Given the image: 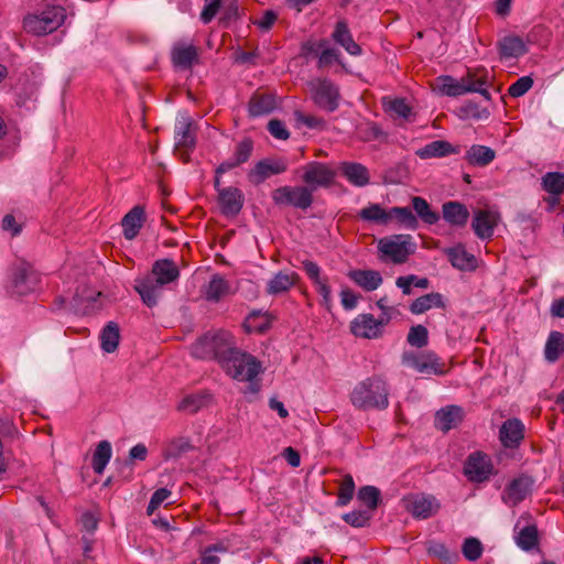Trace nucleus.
<instances>
[{
	"mask_svg": "<svg viewBox=\"0 0 564 564\" xmlns=\"http://www.w3.org/2000/svg\"><path fill=\"white\" fill-rule=\"evenodd\" d=\"M152 275L135 280L134 290L148 307L158 304L162 288L180 278L176 263L169 258L156 260L151 270Z\"/></svg>",
	"mask_w": 564,
	"mask_h": 564,
	"instance_id": "obj_1",
	"label": "nucleus"
},
{
	"mask_svg": "<svg viewBox=\"0 0 564 564\" xmlns=\"http://www.w3.org/2000/svg\"><path fill=\"white\" fill-rule=\"evenodd\" d=\"M387 382L378 377H369L355 386L350 393L352 405L361 411L384 410L389 405Z\"/></svg>",
	"mask_w": 564,
	"mask_h": 564,
	"instance_id": "obj_2",
	"label": "nucleus"
},
{
	"mask_svg": "<svg viewBox=\"0 0 564 564\" xmlns=\"http://www.w3.org/2000/svg\"><path fill=\"white\" fill-rule=\"evenodd\" d=\"M219 365L228 376L239 381H252L262 370L260 361L254 356L235 347V343Z\"/></svg>",
	"mask_w": 564,
	"mask_h": 564,
	"instance_id": "obj_3",
	"label": "nucleus"
},
{
	"mask_svg": "<svg viewBox=\"0 0 564 564\" xmlns=\"http://www.w3.org/2000/svg\"><path fill=\"white\" fill-rule=\"evenodd\" d=\"M234 344L230 333L218 330L208 332L192 345V355L197 359L216 360L218 364Z\"/></svg>",
	"mask_w": 564,
	"mask_h": 564,
	"instance_id": "obj_4",
	"label": "nucleus"
},
{
	"mask_svg": "<svg viewBox=\"0 0 564 564\" xmlns=\"http://www.w3.org/2000/svg\"><path fill=\"white\" fill-rule=\"evenodd\" d=\"M66 11L61 6H48L37 14H29L23 20V28L33 35H45L56 31L65 21Z\"/></svg>",
	"mask_w": 564,
	"mask_h": 564,
	"instance_id": "obj_5",
	"label": "nucleus"
},
{
	"mask_svg": "<svg viewBox=\"0 0 564 564\" xmlns=\"http://www.w3.org/2000/svg\"><path fill=\"white\" fill-rule=\"evenodd\" d=\"M313 102L322 110L334 112L339 107V87L327 78H319L311 83Z\"/></svg>",
	"mask_w": 564,
	"mask_h": 564,
	"instance_id": "obj_6",
	"label": "nucleus"
},
{
	"mask_svg": "<svg viewBox=\"0 0 564 564\" xmlns=\"http://www.w3.org/2000/svg\"><path fill=\"white\" fill-rule=\"evenodd\" d=\"M272 200L278 206H291L306 210L313 204V194L305 186H281L272 192Z\"/></svg>",
	"mask_w": 564,
	"mask_h": 564,
	"instance_id": "obj_7",
	"label": "nucleus"
},
{
	"mask_svg": "<svg viewBox=\"0 0 564 564\" xmlns=\"http://www.w3.org/2000/svg\"><path fill=\"white\" fill-rule=\"evenodd\" d=\"M402 362L417 372L426 375L444 376L448 371L441 358L431 350L423 352L404 351Z\"/></svg>",
	"mask_w": 564,
	"mask_h": 564,
	"instance_id": "obj_8",
	"label": "nucleus"
},
{
	"mask_svg": "<svg viewBox=\"0 0 564 564\" xmlns=\"http://www.w3.org/2000/svg\"><path fill=\"white\" fill-rule=\"evenodd\" d=\"M299 171L302 172L301 178L305 187L311 188V193L317 188L329 187L336 177V172L327 164L317 161H311L303 165Z\"/></svg>",
	"mask_w": 564,
	"mask_h": 564,
	"instance_id": "obj_9",
	"label": "nucleus"
},
{
	"mask_svg": "<svg viewBox=\"0 0 564 564\" xmlns=\"http://www.w3.org/2000/svg\"><path fill=\"white\" fill-rule=\"evenodd\" d=\"M40 283V275L28 262H21L14 268L9 292L12 295L23 296L35 291Z\"/></svg>",
	"mask_w": 564,
	"mask_h": 564,
	"instance_id": "obj_10",
	"label": "nucleus"
},
{
	"mask_svg": "<svg viewBox=\"0 0 564 564\" xmlns=\"http://www.w3.org/2000/svg\"><path fill=\"white\" fill-rule=\"evenodd\" d=\"M170 57L175 70H192L195 65L199 64L200 51L193 43L177 41L171 47Z\"/></svg>",
	"mask_w": 564,
	"mask_h": 564,
	"instance_id": "obj_11",
	"label": "nucleus"
},
{
	"mask_svg": "<svg viewBox=\"0 0 564 564\" xmlns=\"http://www.w3.org/2000/svg\"><path fill=\"white\" fill-rule=\"evenodd\" d=\"M492 474L494 465L487 454L477 451L468 455L464 464V475L469 481L484 482Z\"/></svg>",
	"mask_w": 564,
	"mask_h": 564,
	"instance_id": "obj_12",
	"label": "nucleus"
},
{
	"mask_svg": "<svg viewBox=\"0 0 564 564\" xmlns=\"http://www.w3.org/2000/svg\"><path fill=\"white\" fill-rule=\"evenodd\" d=\"M288 170L285 159H263L258 161L248 172L247 178L253 185H260L273 175H279Z\"/></svg>",
	"mask_w": 564,
	"mask_h": 564,
	"instance_id": "obj_13",
	"label": "nucleus"
},
{
	"mask_svg": "<svg viewBox=\"0 0 564 564\" xmlns=\"http://www.w3.org/2000/svg\"><path fill=\"white\" fill-rule=\"evenodd\" d=\"M409 235H395L392 238H383L379 241V250L389 256L394 263H404L408 257L413 253L410 248Z\"/></svg>",
	"mask_w": 564,
	"mask_h": 564,
	"instance_id": "obj_14",
	"label": "nucleus"
},
{
	"mask_svg": "<svg viewBox=\"0 0 564 564\" xmlns=\"http://www.w3.org/2000/svg\"><path fill=\"white\" fill-rule=\"evenodd\" d=\"M217 202L220 213L225 217L232 218L240 214L245 204V195L240 188L228 186L219 191Z\"/></svg>",
	"mask_w": 564,
	"mask_h": 564,
	"instance_id": "obj_15",
	"label": "nucleus"
},
{
	"mask_svg": "<svg viewBox=\"0 0 564 564\" xmlns=\"http://www.w3.org/2000/svg\"><path fill=\"white\" fill-rule=\"evenodd\" d=\"M406 509L417 519H429L436 514L441 508L434 496L416 494L406 498Z\"/></svg>",
	"mask_w": 564,
	"mask_h": 564,
	"instance_id": "obj_16",
	"label": "nucleus"
},
{
	"mask_svg": "<svg viewBox=\"0 0 564 564\" xmlns=\"http://www.w3.org/2000/svg\"><path fill=\"white\" fill-rule=\"evenodd\" d=\"M498 220V214L488 209H477L474 213L471 228L479 239L489 240L494 236Z\"/></svg>",
	"mask_w": 564,
	"mask_h": 564,
	"instance_id": "obj_17",
	"label": "nucleus"
},
{
	"mask_svg": "<svg viewBox=\"0 0 564 564\" xmlns=\"http://www.w3.org/2000/svg\"><path fill=\"white\" fill-rule=\"evenodd\" d=\"M524 438V425L517 417L506 420L499 430V441L503 447L516 449Z\"/></svg>",
	"mask_w": 564,
	"mask_h": 564,
	"instance_id": "obj_18",
	"label": "nucleus"
},
{
	"mask_svg": "<svg viewBox=\"0 0 564 564\" xmlns=\"http://www.w3.org/2000/svg\"><path fill=\"white\" fill-rule=\"evenodd\" d=\"M350 332L360 338L373 339L382 336L383 330L379 329L372 314H359L350 323Z\"/></svg>",
	"mask_w": 564,
	"mask_h": 564,
	"instance_id": "obj_19",
	"label": "nucleus"
},
{
	"mask_svg": "<svg viewBox=\"0 0 564 564\" xmlns=\"http://www.w3.org/2000/svg\"><path fill=\"white\" fill-rule=\"evenodd\" d=\"M175 147L186 153L193 151L196 145V128L189 119L178 121L174 130Z\"/></svg>",
	"mask_w": 564,
	"mask_h": 564,
	"instance_id": "obj_20",
	"label": "nucleus"
},
{
	"mask_svg": "<svg viewBox=\"0 0 564 564\" xmlns=\"http://www.w3.org/2000/svg\"><path fill=\"white\" fill-rule=\"evenodd\" d=\"M147 220L144 207L141 205L134 206L122 218L121 226L123 236L127 240L134 239L143 224Z\"/></svg>",
	"mask_w": 564,
	"mask_h": 564,
	"instance_id": "obj_21",
	"label": "nucleus"
},
{
	"mask_svg": "<svg viewBox=\"0 0 564 564\" xmlns=\"http://www.w3.org/2000/svg\"><path fill=\"white\" fill-rule=\"evenodd\" d=\"M464 419V411L458 405H447L435 413L434 425L446 433L456 427Z\"/></svg>",
	"mask_w": 564,
	"mask_h": 564,
	"instance_id": "obj_22",
	"label": "nucleus"
},
{
	"mask_svg": "<svg viewBox=\"0 0 564 564\" xmlns=\"http://www.w3.org/2000/svg\"><path fill=\"white\" fill-rule=\"evenodd\" d=\"M445 254L447 256L451 264L460 271H474L477 269V258L467 252L462 243L447 248L445 250Z\"/></svg>",
	"mask_w": 564,
	"mask_h": 564,
	"instance_id": "obj_23",
	"label": "nucleus"
},
{
	"mask_svg": "<svg viewBox=\"0 0 564 564\" xmlns=\"http://www.w3.org/2000/svg\"><path fill=\"white\" fill-rule=\"evenodd\" d=\"M276 108L273 94L256 91L248 102V113L251 118L270 115Z\"/></svg>",
	"mask_w": 564,
	"mask_h": 564,
	"instance_id": "obj_24",
	"label": "nucleus"
},
{
	"mask_svg": "<svg viewBox=\"0 0 564 564\" xmlns=\"http://www.w3.org/2000/svg\"><path fill=\"white\" fill-rule=\"evenodd\" d=\"M341 175L352 185L364 187L370 183L368 169L358 162H341L339 165Z\"/></svg>",
	"mask_w": 564,
	"mask_h": 564,
	"instance_id": "obj_25",
	"label": "nucleus"
},
{
	"mask_svg": "<svg viewBox=\"0 0 564 564\" xmlns=\"http://www.w3.org/2000/svg\"><path fill=\"white\" fill-rule=\"evenodd\" d=\"M443 218L453 227H465L468 218V208L459 202L449 200L442 205Z\"/></svg>",
	"mask_w": 564,
	"mask_h": 564,
	"instance_id": "obj_26",
	"label": "nucleus"
},
{
	"mask_svg": "<svg viewBox=\"0 0 564 564\" xmlns=\"http://www.w3.org/2000/svg\"><path fill=\"white\" fill-rule=\"evenodd\" d=\"M332 39L335 43L343 46L346 52L352 56H358L362 52L360 45L354 41L348 24L344 20L336 23Z\"/></svg>",
	"mask_w": 564,
	"mask_h": 564,
	"instance_id": "obj_27",
	"label": "nucleus"
},
{
	"mask_svg": "<svg viewBox=\"0 0 564 564\" xmlns=\"http://www.w3.org/2000/svg\"><path fill=\"white\" fill-rule=\"evenodd\" d=\"M299 280V274L293 271H279L268 282L267 293L270 295H279L286 293Z\"/></svg>",
	"mask_w": 564,
	"mask_h": 564,
	"instance_id": "obj_28",
	"label": "nucleus"
},
{
	"mask_svg": "<svg viewBox=\"0 0 564 564\" xmlns=\"http://www.w3.org/2000/svg\"><path fill=\"white\" fill-rule=\"evenodd\" d=\"M533 479L530 476L521 475L514 478L506 488L509 499L513 505L523 501L531 492Z\"/></svg>",
	"mask_w": 564,
	"mask_h": 564,
	"instance_id": "obj_29",
	"label": "nucleus"
},
{
	"mask_svg": "<svg viewBox=\"0 0 564 564\" xmlns=\"http://www.w3.org/2000/svg\"><path fill=\"white\" fill-rule=\"evenodd\" d=\"M498 48L501 58H517L528 53L523 39L517 35L505 36L499 41Z\"/></svg>",
	"mask_w": 564,
	"mask_h": 564,
	"instance_id": "obj_30",
	"label": "nucleus"
},
{
	"mask_svg": "<svg viewBox=\"0 0 564 564\" xmlns=\"http://www.w3.org/2000/svg\"><path fill=\"white\" fill-rule=\"evenodd\" d=\"M348 276L357 285L369 292L377 290L382 283L380 272L375 270H351L349 271Z\"/></svg>",
	"mask_w": 564,
	"mask_h": 564,
	"instance_id": "obj_31",
	"label": "nucleus"
},
{
	"mask_svg": "<svg viewBox=\"0 0 564 564\" xmlns=\"http://www.w3.org/2000/svg\"><path fill=\"white\" fill-rule=\"evenodd\" d=\"M230 283L220 274H214L207 285L205 299L208 302L218 303L223 297L232 294Z\"/></svg>",
	"mask_w": 564,
	"mask_h": 564,
	"instance_id": "obj_32",
	"label": "nucleus"
},
{
	"mask_svg": "<svg viewBox=\"0 0 564 564\" xmlns=\"http://www.w3.org/2000/svg\"><path fill=\"white\" fill-rule=\"evenodd\" d=\"M272 316L269 313L261 311H252L246 317L243 327L247 333L264 334L271 328Z\"/></svg>",
	"mask_w": 564,
	"mask_h": 564,
	"instance_id": "obj_33",
	"label": "nucleus"
},
{
	"mask_svg": "<svg viewBox=\"0 0 564 564\" xmlns=\"http://www.w3.org/2000/svg\"><path fill=\"white\" fill-rule=\"evenodd\" d=\"M212 402V394L207 392L192 393L182 399L177 410L188 414H195L199 410L207 408Z\"/></svg>",
	"mask_w": 564,
	"mask_h": 564,
	"instance_id": "obj_34",
	"label": "nucleus"
},
{
	"mask_svg": "<svg viewBox=\"0 0 564 564\" xmlns=\"http://www.w3.org/2000/svg\"><path fill=\"white\" fill-rule=\"evenodd\" d=\"M444 296L441 293L432 292L414 300L410 305V312L419 315L432 307L445 308Z\"/></svg>",
	"mask_w": 564,
	"mask_h": 564,
	"instance_id": "obj_35",
	"label": "nucleus"
},
{
	"mask_svg": "<svg viewBox=\"0 0 564 564\" xmlns=\"http://www.w3.org/2000/svg\"><path fill=\"white\" fill-rule=\"evenodd\" d=\"M495 150L480 144L471 145L465 154V160L475 166H487L495 160Z\"/></svg>",
	"mask_w": 564,
	"mask_h": 564,
	"instance_id": "obj_36",
	"label": "nucleus"
},
{
	"mask_svg": "<svg viewBox=\"0 0 564 564\" xmlns=\"http://www.w3.org/2000/svg\"><path fill=\"white\" fill-rule=\"evenodd\" d=\"M454 147L444 140H436L427 143L425 147L416 151V155L421 159L442 158L455 153Z\"/></svg>",
	"mask_w": 564,
	"mask_h": 564,
	"instance_id": "obj_37",
	"label": "nucleus"
},
{
	"mask_svg": "<svg viewBox=\"0 0 564 564\" xmlns=\"http://www.w3.org/2000/svg\"><path fill=\"white\" fill-rule=\"evenodd\" d=\"M358 217L365 221L388 225L390 223V209L386 210L380 204L371 203L359 210Z\"/></svg>",
	"mask_w": 564,
	"mask_h": 564,
	"instance_id": "obj_38",
	"label": "nucleus"
},
{
	"mask_svg": "<svg viewBox=\"0 0 564 564\" xmlns=\"http://www.w3.org/2000/svg\"><path fill=\"white\" fill-rule=\"evenodd\" d=\"M564 352V334L552 330L544 347V357L549 362H555Z\"/></svg>",
	"mask_w": 564,
	"mask_h": 564,
	"instance_id": "obj_39",
	"label": "nucleus"
},
{
	"mask_svg": "<svg viewBox=\"0 0 564 564\" xmlns=\"http://www.w3.org/2000/svg\"><path fill=\"white\" fill-rule=\"evenodd\" d=\"M412 208L415 212L416 218L419 217L423 223L427 225H434L440 220L437 212L432 210L427 200L421 196H413L411 198Z\"/></svg>",
	"mask_w": 564,
	"mask_h": 564,
	"instance_id": "obj_40",
	"label": "nucleus"
},
{
	"mask_svg": "<svg viewBox=\"0 0 564 564\" xmlns=\"http://www.w3.org/2000/svg\"><path fill=\"white\" fill-rule=\"evenodd\" d=\"M111 444L108 441H101L98 443L94 454L91 467L94 471L101 475L111 458Z\"/></svg>",
	"mask_w": 564,
	"mask_h": 564,
	"instance_id": "obj_41",
	"label": "nucleus"
},
{
	"mask_svg": "<svg viewBox=\"0 0 564 564\" xmlns=\"http://www.w3.org/2000/svg\"><path fill=\"white\" fill-rule=\"evenodd\" d=\"M395 220L400 226L416 230L419 220L410 207H392L390 208V221Z\"/></svg>",
	"mask_w": 564,
	"mask_h": 564,
	"instance_id": "obj_42",
	"label": "nucleus"
},
{
	"mask_svg": "<svg viewBox=\"0 0 564 564\" xmlns=\"http://www.w3.org/2000/svg\"><path fill=\"white\" fill-rule=\"evenodd\" d=\"M438 79L441 80L440 91L449 97L462 96L475 89L469 84L458 82L451 76H442Z\"/></svg>",
	"mask_w": 564,
	"mask_h": 564,
	"instance_id": "obj_43",
	"label": "nucleus"
},
{
	"mask_svg": "<svg viewBox=\"0 0 564 564\" xmlns=\"http://www.w3.org/2000/svg\"><path fill=\"white\" fill-rule=\"evenodd\" d=\"M120 332L119 326L115 322H109L100 334L101 348L106 352H113L119 345Z\"/></svg>",
	"mask_w": 564,
	"mask_h": 564,
	"instance_id": "obj_44",
	"label": "nucleus"
},
{
	"mask_svg": "<svg viewBox=\"0 0 564 564\" xmlns=\"http://www.w3.org/2000/svg\"><path fill=\"white\" fill-rule=\"evenodd\" d=\"M542 188L551 195L564 193V173L547 172L541 178Z\"/></svg>",
	"mask_w": 564,
	"mask_h": 564,
	"instance_id": "obj_45",
	"label": "nucleus"
},
{
	"mask_svg": "<svg viewBox=\"0 0 564 564\" xmlns=\"http://www.w3.org/2000/svg\"><path fill=\"white\" fill-rule=\"evenodd\" d=\"M517 544L524 551H530L538 545L539 534L535 524H528L521 528L516 538Z\"/></svg>",
	"mask_w": 564,
	"mask_h": 564,
	"instance_id": "obj_46",
	"label": "nucleus"
},
{
	"mask_svg": "<svg viewBox=\"0 0 564 564\" xmlns=\"http://www.w3.org/2000/svg\"><path fill=\"white\" fill-rule=\"evenodd\" d=\"M357 499L367 506L368 511L372 512L380 503L381 492L375 486H362L357 492Z\"/></svg>",
	"mask_w": 564,
	"mask_h": 564,
	"instance_id": "obj_47",
	"label": "nucleus"
},
{
	"mask_svg": "<svg viewBox=\"0 0 564 564\" xmlns=\"http://www.w3.org/2000/svg\"><path fill=\"white\" fill-rule=\"evenodd\" d=\"M409 176V170L405 164L397 163L395 165L387 169L382 174V182L384 184H401Z\"/></svg>",
	"mask_w": 564,
	"mask_h": 564,
	"instance_id": "obj_48",
	"label": "nucleus"
},
{
	"mask_svg": "<svg viewBox=\"0 0 564 564\" xmlns=\"http://www.w3.org/2000/svg\"><path fill=\"white\" fill-rule=\"evenodd\" d=\"M406 341L415 348L425 347L429 344L427 328L421 324L412 326L408 333Z\"/></svg>",
	"mask_w": 564,
	"mask_h": 564,
	"instance_id": "obj_49",
	"label": "nucleus"
},
{
	"mask_svg": "<svg viewBox=\"0 0 564 564\" xmlns=\"http://www.w3.org/2000/svg\"><path fill=\"white\" fill-rule=\"evenodd\" d=\"M193 448L191 441L186 437H178L170 442L164 451L166 459L177 458Z\"/></svg>",
	"mask_w": 564,
	"mask_h": 564,
	"instance_id": "obj_50",
	"label": "nucleus"
},
{
	"mask_svg": "<svg viewBox=\"0 0 564 564\" xmlns=\"http://www.w3.org/2000/svg\"><path fill=\"white\" fill-rule=\"evenodd\" d=\"M355 494V481L351 475L344 476L337 495V506H347Z\"/></svg>",
	"mask_w": 564,
	"mask_h": 564,
	"instance_id": "obj_51",
	"label": "nucleus"
},
{
	"mask_svg": "<svg viewBox=\"0 0 564 564\" xmlns=\"http://www.w3.org/2000/svg\"><path fill=\"white\" fill-rule=\"evenodd\" d=\"M484 547L481 542L477 538H467L464 540L462 545V553L468 561H477L481 557Z\"/></svg>",
	"mask_w": 564,
	"mask_h": 564,
	"instance_id": "obj_52",
	"label": "nucleus"
},
{
	"mask_svg": "<svg viewBox=\"0 0 564 564\" xmlns=\"http://www.w3.org/2000/svg\"><path fill=\"white\" fill-rule=\"evenodd\" d=\"M371 518L372 513L368 510H354L343 516V520L354 528L369 525Z\"/></svg>",
	"mask_w": 564,
	"mask_h": 564,
	"instance_id": "obj_53",
	"label": "nucleus"
},
{
	"mask_svg": "<svg viewBox=\"0 0 564 564\" xmlns=\"http://www.w3.org/2000/svg\"><path fill=\"white\" fill-rule=\"evenodd\" d=\"M253 153V141L251 138H243L240 142H238L236 150L234 152V158L240 163L243 164L249 161Z\"/></svg>",
	"mask_w": 564,
	"mask_h": 564,
	"instance_id": "obj_54",
	"label": "nucleus"
},
{
	"mask_svg": "<svg viewBox=\"0 0 564 564\" xmlns=\"http://www.w3.org/2000/svg\"><path fill=\"white\" fill-rule=\"evenodd\" d=\"M294 118L297 123H301L310 129L323 130L326 127V121L323 118L305 115L299 110L294 112Z\"/></svg>",
	"mask_w": 564,
	"mask_h": 564,
	"instance_id": "obj_55",
	"label": "nucleus"
},
{
	"mask_svg": "<svg viewBox=\"0 0 564 564\" xmlns=\"http://www.w3.org/2000/svg\"><path fill=\"white\" fill-rule=\"evenodd\" d=\"M533 83L532 77L522 76L509 87L508 94L513 98L521 97L532 88Z\"/></svg>",
	"mask_w": 564,
	"mask_h": 564,
	"instance_id": "obj_56",
	"label": "nucleus"
},
{
	"mask_svg": "<svg viewBox=\"0 0 564 564\" xmlns=\"http://www.w3.org/2000/svg\"><path fill=\"white\" fill-rule=\"evenodd\" d=\"M171 496V491L166 488L156 489L147 507V513L151 516L160 506Z\"/></svg>",
	"mask_w": 564,
	"mask_h": 564,
	"instance_id": "obj_57",
	"label": "nucleus"
},
{
	"mask_svg": "<svg viewBox=\"0 0 564 564\" xmlns=\"http://www.w3.org/2000/svg\"><path fill=\"white\" fill-rule=\"evenodd\" d=\"M334 62H340L339 52L335 48L324 46L318 55V68L328 67Z\"/></svg>",
	"mask_w": 564,
	"mask_h": 564,
	"instance_id": "obj_58",
	"label": "nucleus"
},
{
	"mask_svg": "<svg viewBox=\"0 0 564 564\" xmlns=\"http://www.w3.org/2000/svg\"><path fill=\"white\" fill-rule=\"evenodd\" d=\"M221 1L223 0H205V6L200 13V20L203 23L207 24L215 18L219 11Z\"/></svg>",
	"mask_w": 564,
	"mask_h": 564,
	"instance_id": "obj_59",
	"label": "nucleus"
},
{
	"mask_svg": "<svg viewBox=\"0 0 564 564\" xmlns=\"http://www.w3.org/2000/svg\"><path fill=\"white\" fill-rule=\"evenodd\" d=\"M484 72V75H480L478 78H477V84L478 86L476 85V83H470L469 86H471L473 88H475L474 90H471L470 93H478L480 94L485 99L487 100H491V95L489 93V90L487 89V86L490 85V82H489V74H488V70H482Z\"/></svg>",
	"mask_w": 564,
	"mask_h": 564,
	"instance_id": "obj_60",
	"label": "nucleus"
},
{
	"mask_svg": "<svg viewBox=\"0 0 564 564\" xmlns=\"http://www.w3.org/2000/svg\"><path fill=\"white\" fill-rule=\"evenodd\" d=\"M269 132L279 140H288L290 137V132L288 131L285 124L279 119H272L268 123Z\"/></svg>",
	"mask_w": 564,
	"mask_h": 564,
	"instance_id": "obj_61",
	"label": "nucleus"
},
{
	"mask_svg": "<svg viewBox=\"0 0 564 564\" xmlns=\"http://www.w3.org/2000/svg\"><path fill=\"white\" fill-rule=\"evenodd\" d=\"M389 110L401 118L408 119L411 115V108L402 98H395L389 104Z\"/></svg>",
	"mask_w": 564,
	"mask_h": 564,
	"instance_id": "obj_62",
	"label": "nucleus"
},
{
	"mask_svg": "<svg viewBox=\"0 0 564 564\" xmlns=\"http://www.w3.org/2000/svg\"><path fill=\"white\" fill-rule=\"evenodd\" d=\"M317 293L322 296V304L329 310L332 302V291L327 284V279H322L319 283H315Z\"/></svg>",
	"mask_w": 564,
	"mask_h": 564,
	"instance_id": "obj_63",
	"label": "nucleus"
},
{
	"mask_svg": "<svg viewBox=\"0 0 564 564\" xmlns=\"http://www.w3.org/2000/svg\"><path fill=\"white\" fill-rule=\"evenodd\" d=\"M302 264H303V269H304L305 273L313 281V283L314 284L319 283L322 278L319 275L321 269H319L318 264L316 262L307 260V259L302 261Z\"/></svg>",
	"mask_w": 564,
	"mask_h": 564,
	"instance_id": "obj_64",
	"label": "nucleus"
}]
</instances>
